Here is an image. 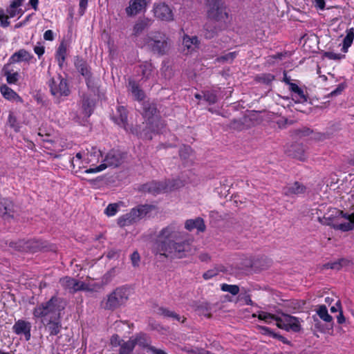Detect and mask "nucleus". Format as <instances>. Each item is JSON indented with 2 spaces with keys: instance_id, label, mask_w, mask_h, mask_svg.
Returning <instances> with one entry per match:
<instances>
[{
  "instance_id": "nucleus-1",
  "label": "nucleus",
  "mask_w": 354,
  "mask_h": 354,
  "mask_svg": "<svg viewBox=\"0 0 354 354\" xmlns=\"http://www.w3.org/2000/svg\"><path fill=\"white\" fill-rule=\"evenodd\" d=\"M180 225L171 223L158 233L152 246V253L158 258L183 259L191 252L189 240L183 238Z\"/></svg>"
},
{
  "instance_id": "nucleus-2",
  "label": "nucleus",
  "mask_w": 354,
  "mask_h": 354,
  "mask_svg": "<svg viewBox=\"0 0 354 354\" xmlns=\"http://www.w3.org/2000/svg\"><path fill=\"white\" fill-rule=\"evenodd\" d=\"M205 6L207 21L202 34L205 39H211L227 27L229 14L222 0H206Z\"/></svg>"
},
{
  "instance_id": "nucleus-3",
  "label": "nucleus",
  "mask_w": 354,
  "mask_h": 354,
  "mask_svg": "<svg viewBox=\"0 0 354 354\" xmlns=\"http://www.w3.org/2000/svg\"><path fill=\"white\" fill-rule=\"evenodd\" d=\"M137 45L159 57L167 55L171 48L169 37L162 31H151L138 40Z\"/></svg>"
},
{
  "instance_id": "nucleus-4",
  "label": "nucleus",
  "mask_w": 354,
  "mask_h": 354,
  "mask_svg": "<svg viewBox=\"0 0 354 354\" xmlns=\"http://www.w3.org/2000/svg\"><path fill=\"white\" fill-rule=\"evenodd\" d=\"M154 209L155 206L153 205H139L132 208L129 212L120 216L118 218V225L123 227L133 224L143 218Z\"/></svg>"
},
{
  "instance_id": "nucleus-5",
  "label": "nucleus",
  "mask_w": 354,
  "mask_h": 354,
  "mask_svg": "<svg viewBox=\"0 0 354 354\" xmlns=\"http://www.w3.org/2000/svg\"><path fill=\"white\" fill-rule=\"evenodd\" d=\"M162 127V124L159 120H149L136 127H131L129 132L142 140H151L153 135L158 133Z\"/></svg>"
},
{
  "instance_id": "nucleus-6",
  "label": "nucleus",
  "mask_w": 354,
  "mask_h": 354,
  "mask_svg": "<svg viewBox=\"0 0 354 354\" xmlns=\"http://www.w3.org/2000/svg\"><path fill=\"white\" fill-rule=\"evenodd\" d=\"M59 299L52 297L48 301L41 303L33 310V315L37 318H50L51 316H60L62 308Z\"/></svg>"
},
{
  "instance_id": "nucleus-7",
  "label": "nucleus",
  "mask_w": 354,
  "mask_h": 354,
  "mask_svg": "<svg viewBox=\"0 0 354 354\" xmlns=\"http://www.w3.org/2000/svg\"><path fill=\"white\" fill-rule=\"evenodd\" d=\"M128 299V290L124 287L117 288L107 296L104 308L105 310H114L124 305Z\"/></svg>"
},
{
  "instance_id": "nucleus-8",
  "label": "nucleus",
  "mask_w": 354,
  "mask_h": 354,
  "mask_svg": "<svg viewBox=\"0 0 354 354\" xmlns=\"http://www.w3.org/2000/svg\"><path fill=\"white\" fill-rule=\"evenodd\" d=\"M48 86L52 95L54 97H66L71 93L67 80L60 74L56 77H52L48 82Z\"/></svg>"
},
{
  "instance_id": "nucleus-9",
  "label": "nucleus",
  "mask_w": 354,
  "mask_h": 354,
  "mask_svg": "<svg viewBox=\"0 0 354 354\" xmlns=\"http://www.w3.org/2000/svg\"><path fill=\"white\" fill-rule=\"evenodd\" d=\"M167 189V185L164 181L152 180L141 185L140 191L156 196L164 192Z\"/></svg>"
},
{
  "instance_id": "nucleus-10",
  "label": "nucleus",
  "mask_w": 354,
  "mask_h": 354,
  "mask_svg": "<svg viewBox=\"0 0 354 354\" xmlns=\"http://www.w3.org/2000/svg\"><path fill=\"white\" fill-rule=\"evenodd\" d=\"M42 322L50 336H55L59 333L62 328L60 316H51L50 318L43 319Z\"/></svg>"
},
{
  "instance_id": "nucleus-11",
  "label": "nucleus",
  "mask_w": 354,
  "mask_h": 354,
  "mask_svg": "<svg viewBox=\"0 0 354 354\" xmlns=\"http://www.w3.org/2000/svg\"><path fill=\"white\" fill-rule=\"evenodd\" d=\"M16 206L8 198H0V217L4 220L14 218Z\"/></svg>"
},
{
  "instance_id": "nucleus-12",
  "label": "nucleus",
  "mask_w": 354,
  "mask_h": 354,
  "mask_svg": "<svg viewBox=\"0 0 354 354\" xmlns=\"http://www.w3.org/2000/svg\"><path fill=\"white\" fill-rule=\"evenodd\" d=\"M153 12L154 16L162 21H170L174 19L172 10L165 3L155 4Z\"/></svg>"
},
{
  "instance_id": "nucleus-13",
  "label": "nucleus",
  "mask_w": 354,
  "mask_h": 354,
  "mask_svg": "<svg viewBox=\"0 0 354 354\" xmlns=\"http://www.w3.org/2000/svg\"><path fill=\"white\" fill-rule=\"evenodd\" d=\"M31 323L24 320L19 319L15 322L12 326V331L17 335H24L26 341H29L31 337Z\"/></svg>"
},
{
  "instance_id": "nucleus-14",
  "label": "nucleus",
  "mask_w": 354,
  "mask_h": 354,
  "mask_svg": "<svg viewBox=\"0 0 354 354\" xmlns=\"http://www.w3.org/2000/svg\"><path fill=\"white\" fill-rule=\"evenodd\" d=\"M122 162V154L120 151L111 150L107 153L102 164L105 165L106 168L109 167H118Z\"/></svg>"
},
{
  "instance_id": "nucleus-15",
  "label": "nucleus",
  "mask_w": 354,
  "mask_h": 354,
  "mask_svg": "<svg viewBox=\"0 0 354 354\" xmlns=\"http://www.w3.org/2000/svg\"><path fill=\"white\" fill-rule=\"evenodd\" d=\"M147 4V0H130L129 6L125 8V12L129 17L135 16L145 10Z\"/></svg>"
},
{
  "instance_id": "nucleus-16",
  "label": "nucleus",
  "mask_w": 354,
  "mask_h": 354,
  "mask_svg": "<svg viewBox=\"0 0 354 354\" xmlns=\"http://www.w3.org/2000/svg\"><path fill=\"white\" fill-rule=\"evenodd\" d=\"M112 120L119 126L123 127L127 131H129L127 122V111L124 106L118 107L116 113L113 115Z\"/></svg>"
},
{
  "instance_id": "nucleus-17",
  "label": "nucleus",
  "mask_w": 354,
  "mask_h": 354,
  "mask_svg": "<svg viewBox=\"0 0 354 354\" xmlns=\"http://www.w3.org/2000/svg\"><path fill=\"white\" fill-rule=\"evenodd\" d=\"M306 191V187L299 182H295L283 188V193L288 196H299Z\"/></svg>"
},
{
  "instance_id": "nucleus-18",
  "label": "nucleus",
  "mask_w": 354,
  "mask_h": 354,
  "mask_svg": "<svg viewBox=\"0 0 354 354\" xmlns=\"http://www.w3.org/2000/svg\"><path fill=\"white\" fill-rule=\"evenodd\" d=\"M95 106V100L91 95L84 94L82 97V113L87 118L93 113Z\"/></svg>"
},
{
  "instance_id": "nucleus-19",
  "label": "nucleus",
  "mask_w": 354,
  "mask_h": 354,
  "mask_svg": "<svg viewBox=\"0 0 354 354\" xmlns=\"http://www.w3.org/2000/svg\"><path fill=\"white\" fill-rule=\"evenodd\" d=\"M128 90L132 93L136 100L142 101L145 97V92L133 79L130 78L128 80Z\"/></svg>"
},
{
  "instance_id": "nucleus-20",
  "label": "nucleus",
  "mask_w": 354,
  "mask_h": 354,
  "mask_svg": "<svg viewBox=\"0 0 354 354\" xmlns=\"http://www.w3.org/2000/svg\"><path fill=\"white\" fill-rule=\"evenodd\" d=\"M305 147L301 143H294L291 145L288 150V155L294 158L301 160L305 159Z\"/></svg>"
},
{
  "instance_id": "nucleus-21",
  "label": "nucleus",
  "mask_w": 354,
  "mask_h": 354,
  "mask_svg": "<svg viewBox=\"0 0 354 354\" xmlns=\"http://www.w3.org/2000/svg\"><path fill=\"white\" fill-rule=\"evenodd\" d=\"M157 112V107L156 104L145 102L142 104V115L144 118H147L146 121L149 120H158L154 117Z\"/></svg>"
},
{
  "instance_id": "nucleus-22",
  "label": "nucleus",
  "mask_w": 354,
  "mask_h": 354,
  "mask_svg": "<svg viewBox=\"0 0 354 354\" xmlns=\"http://www.w3.org/2000/svg\"><path fill=\"white\" fill-rule=\"evenodd\" d=\"M0 91L3 97L8 100L23 102L22 98L6 84L0 86Z\"/></svg>"
},
{
  "instance_id": "nucleus-23",
  "label": "nucleus",
  "mask_w": 354,
  "mask_h": 354,
  "mask_svg": "<svg viewBox=\"0 0 354 354\" xmlns=\"http://www.w3.org/2000/svg\"><path fill=\"white\" fill-rule=\"evenodd\" d=\"M75 66L78 72L84 77H86L91 73V68L87 62L79 56L75 57Z\"/></svg>"
},
{
  "instance_id": "nucleus-24",
  "label": "nucleus",
  "mask_w": 354,
  "mask_h": 354,
  "mask_svg": "<svg viewBox=\"0 0 354 354\" xmlns=\"http://www.w3.org/2000/svg\"><path fill=\"white\" fill-rule=\"evenodd\" d=\"M282 317L290 330L294 332H299L301 329L299 319L296 317L281 313Z\"/></svg>"
},
{
  "instance_id": "nucleus-25",
  "label": "nucleus",
  "mask_w": 354,
  "mask_h": 354,
  "mask_svg": "<svg viewBox=\"0 0 354 354\" xmlns=\"http://www.w3.org/2000/svg\"><path fill=\"white\" fill-rule=\"evenodd\" d=\"M185 227L189 231H192L194 229H197L200 232H204L205 230L204 221L201 217H197L195 219L187 220Z\"/></svg>"
},
{
  "instance_id": "nucleus-26",
  "label": "nucleus",
  "mask_w": 354,
  "mask_h": 354,
  "mask_svg": "<svg viewBox=\"0 0 354 354\" xmlns=\"http://www.w3.org/2000/svg\"><path fill=\"white\" fill-rule=\"evenodd\" d=\"M151 25V19L148 18L139 19L133 26V35L135 36L139 35L145 30L149 28Z\"/></svg>"
},
{
  "instance_id": "nucleus-27",
  "label": "nucleus",
  "mask_w": 354,
  "mask_h": 354,
  "mask_svg": "<svg viewBox=\"0 0 354 354\" xmlns=\"http://www.w3.org/2000/svg\"><path fill=\"white\" fill-rule=\"evenodd\" d=\"M26 252L35 253L46 247V243L41 240H26Z\"/></svg>"
},
{
  "instance_id": "nucleus-28",
  "label": "nucleus",
  "mask_w": 354,
  "mask_h": 354,
  "mask_svg": "<svg viewBox=\"0 0 354 354\" xmlns=\"http://www.w3.org/2000/svg\"><path fill=\"white\" fill-rule=\"evenodd\" d=\"M289 90L296 98V102H306L308 101V96L304 94L303 89L297 84L295 83L290 84Z\"/></svg>"
},
{
  "instance_id": "nucleus-29",
  "label": "nucleus",
  "mask_w": 354,
  "mask_h": 354,
  "mask_svg": "<svg viewBox=\"0 0 354 354\" xmlns=\"http://www.w3.org/2000/svg\"><path fill=\"white\" fill-rule=\"evenodd\" d=\"M33 57V55L29 53L25 49H20L15 52L10 58V63L19 62L21 61L28 62Z\"/></svg>"
},
{
  "instance_id": "nucleus-30",
  "label": "nucleus",
  "mask_w": 354,
  "mask_h": 354,
  "mask_svg": "<svg viewBox=\"0 0 354 354\" xmlns=\"http://www.w3.org/2000/svg\"><path fill=\"white\" fill-rule=\"evenodd\" d=\"M9 64L4 65L3 68V73L4 76L6 77V81L9 84H15L19 81V74L17 72L12 73L8 69Z\"/></svg>"
},
{
  "instance_id": "nucleus-31",
  "label": "nucleus",
  "mask_w": 354,
  "mask_h": 354,
  "mask_svg": "<svg viewBox=\"0 0 354 354\" xmlns=\"http://www.w3.org/2000/svg\"><path fill=\"white\" fill-rule=\"evenodd\" d=\"M66 46L64 44V42H62L59 44V46L56 51V55H55L56 59L58 62V65L60 68H62V67H63L64 62L66 59Z\"/></svg>"
},
{
  "instance_id": "nucleus-32",
  "label": "nucleus",
  "mask_w": 354,
  "mask_h": 354,
  "mask_svg": "<svg viewBox=\"0 0 354 354\" xmlns=\"http://www.w3.org/2000/svg\"><path fill=\"white\" fill-rule=\"evenodd\" d=\"M158 314L161 316H163L164 317L172 318L178 322H184V321L185 320V318H184L182 321H180L181 317L178 314L164 307L158 308Z\"/></svg>"
},
{
  "instance_id": "nucleus-33",
  "label": "nucleus",
  "mask_w": 354,
  "mask_h": 354,
  "mask_svg": "<svg viewBox=\"0 0 354 354\" xmlns=\"http://www.w3.org/2000/svg\"><path fill=\"white\" fill-rule=\"evenodd\" d=\"M354 39V28H351L346 30V35L343 40V46L342 50L347 53L348 48L351 46Z\"/></svg>"
},
{
  "instance_id": "nucleus-34",
  "label": "nucleus",
  "mask_w": 354,
  "mask_h": 354,
  "mask_svg": "<svg viewBox=\"0 0 354 354\" xmlns=\"http://www.w3.org/2000/svg\"><path fill=\"white\" fill-rule=\"evenodd\" d=\"M336 218L335 216V213H333V209L330 210L328 214H324L323 216H318L317 221L322 225H328L333 227V225L335 223H333L334 218Z\"/></svg>"
},
{
  "instance_id": "nucleus-35",
  "label": "nucleus",
  "mask_w": 354,
  "mask_h": 354,
  "mask_svg": "<svg viewBox=\"0 0 354 354\" xmlns=\"http://www.w3.org/2000/svg\"><path fill=\"white\" fill-rule=\"evenodd\" d=\"M317 313L323 321L330 322L331 323V325L333 324V317L328 314L327 308L325 305L319 306L317 310Z\"/></svg>"
},
{
  "instance_id": "nucleus-36",
  "label": "nucleus",
  "mask_w": 354,
  "mask_h": 354,
  "mask_svg": "<svg viewBox=\"0 0 354 354\" xmlns=\"http://www.w3.org/2000/svg\"><path fill=\"white\" fill-rule=\"evenodd\" d=\"M134 348V343L132 342L131 339L127 342L122 340L118 354H131Z\"/></svg>"
},
{
  "instance_id": "nucleus-37",
  "label": "nucleus",
  "mask_w": 354,
  "mask_h": 354,
  "mask_svg": "<svg viewBox=\"0 0 354 354\" xmlns=\"http://www.w3.org/2000/svg\"><path fill=\"white\" fill-rule=\"evenodd\" d=\"M134 343V346L138 344L142 348H147L149 346V337L145 333H140L136 335L134 339H132Z\"/></svg>"
},
{
  "instance_id": "nucleus-38",
  "label": "nucleus",
  "mask_w": 354,
  "mask_h": 354,
  "mask_svg": "<svg viewBox=\"0 0 354 354\" xmlns=\"http://www.w3.org/2000/svg\"><path fill=\"white\" fill-rule=\"evenodd\" d=\"M333 228L337 230H341L342 232H348L354 229V221H348L339 224L333 225Z\"/></svg>"
},
{
  "instance_id": "nucleus-39",
  "label": "nucleus",
  "mask_w": 354,
  "mask_h": 354,
  "mask_svg": "<svg viewBox=\"0 0 354 354\" xmlns=\"http://www.w3.org/2000/svg\"><path fill=\"white\" fill-rule=\"evenodd\" d=\"M10 248L15 249L16 251L26 252V241L19 239L17 241H10L7 243Z\"/></svg>"
},
{
  "instance_id": "nucleus-40",
  "label": "nucleus",
  "mask_w": 354,
  "mask_h": 354,
  "mask_svg": "<svg viewBox=\"0 0 354 354\" xmlns=\"http://www.w3.org/2000/svg\"><path fill=\"white\" fill-rule=\"evenodd\" d=\"M199 44V41L198 37H189L188 35H185L183 39V45L186 47L188 50L192 48V46H198Z\"/></svg>"
},
{
  "instance_id": "nucleus-41",
  "label": "nucleus",
  "mask_w": 354,
  "mask_h": 354,
  "mask_svg": "<svg viewBox=\"0 0 354 354\" xmlns=\"http://www.w3.org/2000/svg\"><path fill=\"white\" fill-rule=\"evenodd\" d=\"M203 97L209 104H214L218 101L216 91H205L203 92Z\"/></svg>"
},
{
  "instance_id": "nucleus-42",
  "label": "nucleus",
  "mask_w": 354,
  "mask_h": 354,
  "mask_svg": "<svg viewBox=\"0 0 354 354\" xmlns=\"http://www.w3.org/2000/svg\"><path fill=\"white\" fill-rule=\"evenodd\" d=\"M153 67L152 64L149 62H145L140 66V68L141 69V73L142 75V79L147 80L149 78L153 71Z\"/></svg>"
},
{
  "instance_id": "nucleus-43",
  "label": "nucleus",
  "mask_w": 354,
  "mask_h": 354,
  "mask_svg": "<svg viewBox=\"0 0 354 354\" xmlns=\"http://www.w3.org/2000/svg\"><path fill=\"white\" fill-rule=\"evenodd\" d=\"M274 79V75L270 73H263L256 77L257 82L266 85H270Z\"/></svg>"
},
{
  "instance_id": "nucleus-44",
  "label": "nucleus",
  "mask_w": 354,
  "mask_h": 354,
  "mask_svg": "<svg viewBox=\"0 0 354 354\" xmlns=\"http://www.w3.org/2000/svg\"><path fill=\"white\" fill-rule=\"evenodd\" d=\"M7 124L16 132H18L20 130V126L17 122V118L12 112H10L9 113Z\"/></svg>"
},
{
  "instance_id": "nucleus-45",
  "label": "nucleus",
  "mask_w": 354,
  "mask_h": 354,
  "mask_svg": "<svg viewBox=\"0 0 354 354\" xmlns=\"http://www.w3.org/2000/svg\"><path fill=\"white\" fill-rule=\"evenodd\" d=\"M221 289L223 292H228L232 295H236L239 292V287L237 285H230L227 283H223L221 286Z\"/></svg>"
},
{
  "instance_id": "nucleus-46",
  "label": "nucleus",
  "mask_w": 354,
  "mask_h": 354,
  "mask_svg": "<svg viewBox=\"0 0 354 354\" xmlns=\"http://www.w3.org/2000/svg\"><path fill=\"white\" fill-rule=\"evenodd\" d=\"M84 79L87 88L91 91L95 92L97 89L98 86L95 78L93 77L92 73L85 77Z\"/></svg>"
},
{
  "instance_id": "nucleus-47",
  "label": "nucleus",
  "mask_w": 354,
  "mask_h": 354,
  "mask_svg": "<svg viewBox=\"0 0 354 354\" xmlns=\"http://www.w3.org/2000/svg\"><path fill=\"white\" fill-rule=\"evenodd\" d=\"M74 278L70 277H65L60 279L59 282L64 288L68 289L71 292L74 283Z\"/></svg>"
},
{
  "instance_id": "nucleus-48",
  "label": "nucleus",
  "mask_w": 354,
  "mask_h": 354,
  "mask_svg": "<svg viewBox=\"0 0 354 354\" xmlns=\"http://www.w3.org/2000/svg\"><path fill=\"white\" fill-rule=\"evenodd\" d=\"M237 299L239 301H243L245 305L252 306L254 304L250 295L246 290L244 292L240 293L238 295Z\"/></svg>"
},
{
  "instance_id": "nucleus-49",
  "label": "nucleus",
  "mask_w": 354,
  "mask_h": 354,
  "mask_svg": "<svg viewBox=\"0 0 354 354\" xmlns=\"http://www.w3.org/2000/svg\"><path fill=\"white\" fill-rule=\"evenodd\" d=\"M333 213H335V216L336 218L342 217L348 221H354V213H353V214L344 213L343 211L339 210L337 209H333Z\"/></svg>"
},
{
  "instance_id": "nucleus-50",
  "label": "nucleus",
  "mask_w": 354,
  "mask_h": 354,
  "mask_svg": "<svg viewBox=\"0 0 354 354\" xmlns=\"http://www.w3.org/2000/svg\"><path fill=\"white\" fill-rule=\"evenodd\" d=\"M197 310L205 316L208 317H211V314L209 313L212 310V306L208 303H202L198 305L197 307Z\"/></svg>"
},
{
  "instance_id": "nucleus-51",
  "label": "nucleus",
  "mask_w": 354,
  "mask_h": 354,
  "mask_svg": "<svg viewBox=\"0 0 354 354\" xmlns=\"http://www.w3.org/2000/svg\"><path fill=\"white\" fill-rule=\"evenodd\" d=\"M275 317L276 315L263 311L259 312L258 315L259 319L263 320L267 323H270L272 320H274Z\"/></svg>"
},
{
  "instance_id": "nucleus-52",
  "label": "nucleus",
  "mask_w": 354,
  "mask_h": 354,
  "mask_svg": "<svg viewBox=\"0 0 354 354\" xmlns=\"http://www.w3.org/2000/svg\"><path fill=\"white\" fill-rule=\"evenodd\" d=\"M118 210V205L117 203H111L104 209V213L108 216H114Z\"/></svg>"
},
{
  "instance_id": "nucleus-53",
  "label": "nucleus",
  "mask_w": 354,
  "mask_h": 354,
  "mask_svg": "<svg viewBox=\"0 0 354 354\" xmlns=\"http://www.w3.org/2000/svg\"><path fill=\"white\" fill-rule=\"evenodd\" d=\"M87 290V285L84 282H80L75 279L71 292H75L78 290Z\"/></svg>"
},
{
  "instance_id": "nucleus-54",
  "label": "nucleus",
  "mask_w": 354,
  "mask_h": 354,
  "mask_svg": "<svg viewBox=\"0 0 354 354\" xmlns=\"http://www.w3.org/2000/svg\"><path fill=\"white\" fill-rule=\"evenodd\" d=\"M192 152V149L189 146L183 145L179 149V156L183 159H187L189 158V154Z\"/></svg>"
},
{
  "instance_id": "nucleus-55",
  "label": "nucleus",
  "mask_w": 354,
  "mask_h": 354,
  "mask_svg": "<svg viewBox=\"0 0 354 354\" xmlns=\"http://www.w3.org/2000/svg\"><path fill=\"white\" fill-rule=\"evenodd\" d=\"M313 130L308 127H302L301 129H296L295 131V134L299 138L305 137L309 136L312 133Z\"/></svg>"
},
{
  "instance_id": "nucleus-56",
  "label": "nucleus",
  "mask_w": 354,
  "mask_h": 354,
  "mask_svg": "<svg viewBox=\"0 0 354 354\" xmlns=\"http://www.w3.org/2000/svg\"><path fill=\"white\" fill-rule=\"evenodd\" d=\"M324 56L325 57L328 58L329 59H333V60H340L342 58L345 57L344 55L337 54L333 52H325L324 53Z\"/></svg>"
},
{
  "instance_id": "nucleus-57",
  "label": "nucleus",
  "mask_w": 354,
  "mask_h": 354,
  "mask_svg": "<svg viewBox=\"0 0 354 354\" xmlns=\"http://www.w3.org/2000/svg\"><path fill=\"white\" fill-rule=\"evenodd\" d=\"M274 320L277 322V326L279 328L283 329V330H285L286 331H289L290 330L289 328L288 327V325L285 322V321H284L283 317H278V316L276 315V317H275Z\"/></svg>"
},
{
  "instance_id": "nucleus-58",
  "label": "nucleus",
  "mask_w": 354,
  "mask_h": 354,
  "mask_svg": "<svg viewBox=\"0 0 354 354\" xmlns=\"http://www.w3.org/2000/svg\"><path fill=\"white\" fill-rule=\"evenodd\" d=\"M345 88L346 86L344 84H339L335 90H333L328 94V97H334L341 94Z\"/></svg>"
},
{
  "instance_id": "nucleus-59",
  "label": "nucleus",
  "mask_w": 354,
  "mask_h": 354,
  "mask_svg": "<svg viewBox=\"0 0 354 354\" xmlns=\"http://www.w3.org/2000/svg\"><path fill=\"white\" fill-rule=\"evenodd\" d=\"M324 268H326V269H332V270H341L340 266H339V260H337L333 262H328L327 263H325L324 265Z\"/></svg>"
},
{
  "instance_id": "nucleus-60",
  "label": "nucleus",
  "mask_w": 354,
  "mask_h": 354,
  "mask_svg": "<svg viewBox=\"0 0 354 354\" xmlns=\"http://www.w3.org/2000/svg\"><path fill=\"white\" fill-rule=\"evenodd\" d=\"M106 169V165L100 164V165L94 167V168H89L86 169L84 172L86 174H93V173H97L103 171Z\"/></svg>"
},
{
  "instance_id": "nucleus-61",
  "label": "nucleus",
  "mask_w": 354,
  "mask_h": 354,
  "mask_svg": "<svg viewBox=\"0 0 354 354\" xmlns=\"http://www.w3.org/2000/svg\"><path fill=\"white\" fill-rule=\"evenodd\" d=\"M336 306L339 308V314L337 317V322H338V324H342L345 322L346 318H345L344 315H343L341 302L339 301H337Z\"/></svg>"
},
{
  "instance_id": "nucleus-62",
  "label": "nucleus",
  "mask_w": 354,
  "mask_h": 354,
  "mask_svg": "<svg viewBox=\"0 0 354 354\" xmlns=\"http://www.w3.org/2000/svg\"><path fill=\"white\" fill-rule=\"evenodd\" d=\"M236 52L228 53L227 54L221 56L218 59L224 62H232L236 57Z\"/></svg>"
},
{
  "instance_id": "nucleus-63",
  "label": "nucleus",
  "mask_w": 354,
  "mask_h": 354,
  "mask_svg": "<svg viewBox=\"0 0 354 354\" xmlns=\"http://www.w3.org/2000/svg\"><path fill=\"white\" fill-rule=\"evenodd\" d=\"M293 120H289L287 118H282L277 121V124L280 128H286L287 125L292 124Z\"/></svg>"
},
{
  "instance_id": "nucleus-64",
  "label": "nucleus",
  "mask_w": 354,
  "mask_h": 354,
  "mask_svg": "<svg viewBox=\"0 0 354 354\" xmlns=\"http://www.w3.org/2000/svg\"><path fill=\"white\" fill-rule=\"evenodd\" d=\"M140 254L137 251H135L131 255V260L132 262V265L136 267L138 266V263L140 261Z\"/></svg>"
}]
</instances>
